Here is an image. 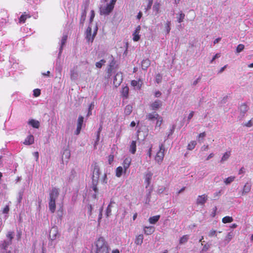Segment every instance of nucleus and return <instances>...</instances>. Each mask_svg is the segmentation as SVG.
Returning <instances> with one entry per match:
<instances>
[{
    "instance_id": "obj_12",
    "label": "nucleus",
    "mask_w": 253,
    "mask_h": 253,
    "mask_svg": "<svg viewBox=\"0 0 253 253\" xmlns=\"http://www.w3.org/2000/svg\"><path fill=\"white\" fill-rule=\"evenodd\" d=\"M162 106V102L160 100H157L152 103L150 105V110L155 111L158 110Z\"/></svg>"
},
{
    "instance_id": "obj_55",
    "label": "nucleus",
    "mask_w": 253,
    "mask_h": 253,
    "mask_svg": "<svg viewBox=\"0 0 253 253\" xmlns=\"http://www.w3.org/2000/svg\"><path fill=\"white\" fill-rule=\"evenodd\" d=\"M23 191H20L19 193H18V202L19 203H20L21 201V200L22 199V197H23Z\"/></svg>"
},
{
    "instance_id": "obj_11",
    "label": "nucleus",
    "mask_w": 253,
    "mask_h": 253,
    "mask_svg": "<svg viewBox=\"0 0 253 253\" xmlns=\"http://www.w3.org/2000/svg\"><path fill=\"white\" fill-rule=\"evenodd\" d=\"M208 200V196L206 194H203L198 196L196 200V204L204 206Z\"/></svg>"
},
{
    "instance_id": "obj_47",
    "label": "nucleus",
    "mask_w": 253,
    "mask_h": 253,
    "mask_svg": "<svg viewBox=\"0 0 253 253\" xmlns=\"http://www.w3.org/2000/svg\"><path fill=\"white\" fill-rule=\"evenodd\" d=\"M211 246L209 244H206L204 246L203 249L201 251V253H203L206 252L210 248Z\"/></svg>"
},
{
    "instance_id": "obj_35",
    "label": "nucleus",
    "mask_w": 253,
    "mask_h": 253,
    "mask_svg": "<svg viewBox=\"0 0 253 253\" xmlns=\"http://www.w3.org/2000/svg\"><path fill=\"white\" fill-rule=\"evenodd\" d=\"M251 190V186L248 185V183H246L244 187L243 191H242V195H244L246 193H249Z\"/></svg>"
},
{
    "instance_id": "obj_9",
    "label": "nucleus",
    "mask_w": 253,
    "mask_h": 253,
    "mask_svg": "<svg viewBox=\"0 0 253 253\" xmlns=\"http://www.w3.org/2000/svg\"><path fill=\"white\" fill-rule=\"evenodd\" d=\"M239 109L240 111L239 118L241 120L244 117L245 114L249 110V107L246 103H243L240 105Z\"/></svg>"
},
{
    "instance_id": "obj_61",
    "label": "nucleus",
    "mask_w": 253,
    "mask_h": 253,
    "mask_svg": "<svg viewBox=\"0 0 253 253\" xmlns=\"http://www.w3.org/2000/svg\"><path fill=\"white\" fill-rule=\"evenodd\" d=\"M220 55L219 53H216L212 58L211 60V63H212L215 59L218 58L220 57Z\"/></svg>"
},
{
    "instance_id": "obj_51",
    "label": "nucleus",
    "mask_w": 253,
    "mask_h": 253,
    "mask_svg": "<svg viewBox=\"0 0 253 253\" xmlns=\"http://www.w3.org/2000/svg\"><path fill=\"white\" fill-rule=\"evenodd\" d=\"M153 4L152 0H148L146 7L145 8L146 11H147L151 9L152 5Z\"/></svg>"
},
{
    "instance_id": "obj_56",
    "label": "nucleus",
    "mask_w": 253,
    "mask_h": 253,
    "mask_svg": "<svg viewBox=\"0 0 253 253\" xmlns=\"http://www.w3.org/2000/svg\"><path fill=\"white\" fill-rule=\"evenodd\" d=\"M232 237L233 233L232 232L228 233L226 236V240H228V242L231 240V239H232Z\"/></svg>"
},
{
    "instance_id": "obj_2",
    "label": "nucleus",
    "mask_w": 253,
    "mask_h": 253,
    "mask_svg": "<svg viewBox=\"0 0 253 253\" xmlns=\"http://www.w3.org/2000/svg\"><path fill=\"white\" fill-rule=\"evenodd\" d=\"M95 253H109V246L103 237H100L95 243Z\"/></svg>"
},
{
    "instance_id": "obj_4",
    "label": "nucleus",
    "mask_w": 253,
    "mask_h": 253,
    "mask_svg": "<svg viewBox=\"0 0 253 253\" xmlns=\"http://www.w3.org/2000/svg\"><path fill=\"white\" fill-rule=\"evenodd\" d=\"M115 4L110 1L106 5L101 6L99 8L100 14L104 15H109L113 10Z\"/></svg>"
},
{
    "instance_id": "obj_23",
    "label": "nucleus",
    "mask_w": 253,
    "mask_h": 253,
    "mask_svg": "<svg viewBox=\"0 0 253 253\" xmlns=\"http://www.w3.org/2000/svg\"><path fill=\"white\" fill-rule=\"evenodd\" d=\"M160 8V3L158 2H155L153 6V11L155 15L159 13Z\"/></svg>"
},
{
    "instance_id": "obj_44",
    "label": "nucleus",
    "mask_w": 253,
    "mask_h": 253,
    "mask_svg": "<svg viewBox=\"0 0 253 253\" xmlns=\"http://www.w3.org/2000/svg\"><path fill=\"white\" fill-rule=\"evenodd\" d=\"M106 62L105 60L104 59H101L99 62L96 63L95 65L97 68H100L102 67V65Z\"/></svg>"
},
{
    "instance_id": "obj_26",
    "label": "nucleus",
    "mask_w": 253,
    "mask_h": 253,
    "mask_svg": "<svg viewBox=\"0 0 253 253\" xmlns=\"http://www.w3.org/2000/svg\"><path fill=\"white\" fill-rule=\"evenodd\" d=\"M160 215H155L154 216L150 217L149 218V222L151 224H155L160 219Z\"/></svg>"
},
{
    "instance_id": "obj_15",
    "label": "nucleus",
    "mask_w": 253,
    "mask_h": 253,
    "mask_svg": "<svg viewBox=\"0 0 253 253\" xmlns=\"http://www.w3.org/2000/svg\"><path fill=\"white\" fill-rule=\"evenodd\" d=\"M159 117V114L156 112L148 113L146 115V119L149 121H154Z\"/></svg>"
},
{
    "instance_id": "obj_54",
    "label": "nucleus",
    "mask_w": 253,
    "mask_h": 253,
    "mask_svg": "<svg viewBox=\"0 0 253 253\" xmlns=\"http://www.w3.org/2000/svg\"><path fill=\"white\" fill-rule=\"evenodd\" d=\"M41 94V90L39 89H35L34 90V95L36 97L39 96Z\"/></svg>"
},
{
    "instance_id": "obj_57",
    "label": "nucleus",
    "mask_w": 253,
    "mask_h": 253,
    "mask_svg": "<svg viewBox=\"0 0 253 253\" xmlns=\"http://www.w3.org/2000/svg\"><path fill=\"white\" fill-rule=\"evenodd\" d=\"M114 156L113 155H110L108 157V163L110 165L112 164L114 160Z\"/></svg>"
},
{
    "instance_id": "obj_40",
    "label": "nucleus",
    "mask_w": 253,
    "mask_h": 253,
    "mask_svg": "<svg viewBox=\"0 0 253 253\" xmlns=\"http://www.w3.org/2000/svg\"><path fill=\"white\" fill-rule=\"evenodd\" d=\"M244 48H245V46L244 44H239L236 49V53H240L244 50Z\"/></svg>"
},
{
    "instance_id": "obj_53",
    "label": "nucleus",
    "mask_w": 253,
    "mask_h": 253,
    "mask_svg": "<svg viewBox=\"0 0 253 253\" xmlns=\"http://www.w3.org/2000/svg\"><path fill=\"white\" fill-rule=\"evenodd\" d=\"M209 236L211 237L212 236H216V231L214 230H211L208 234Z\"/></svg>"
},
{
    "instance_id": "obj_24",
    "label": "nucleus",
    "mask_w": 253,
    "mask_h": 253,
    "mask_svg": "<svg viewBox=\"0 0 253 253\" xmlns=\"http://www.w3.org/2000/svg\"><path fill=\"white\" fill-rule=\"evenodd\" d=\"M143 236L142 234H140L136 237L135 240V243L136 245H141L143 243Z\"/></svg>"
},
{
    "instance_id": "obj_19",
    "label": "nucleus",
    "mask_w": 253,
    "mask_h": 253,
    "mask_svg": "<svg viewBox=\"0 0 253 253\" xmlns=\"http://www.w3.org/2000/svg\"><path fill=\"white\" fill-rule=\"evenodd\" d=\"M136 141H132L129 145V152L134 154L136 152Z\"/></svg>"
},
{
    "instance_id": "obj_31",
    "label": "nucleus",
    "mask_w": 253,
    "mask_h": 253,
    "mask_svg": "<svg viewBox=\"0 0 253 253\" xmlns=\"http://www.w3.org/2000/svg\"><path fill=\"white\" fill-rule=\"evenodd\" d=\"M111 58L112 59V60H111V62L109 64V68L108 69V72L109 73L112 72V68H113L114 67V66L115 65V64H116V62H115V61L114 60V58H113L112 55L111 56Z\"/></svg>"
},
{
    "instance_id": "obj_48",
    "label": "nucleus",
    "mask_w": 253,
    "mask_h": 253,
    "mask_svg": "<svg viewBox=\"0 0 253 253\" xmlns=\"http://www.w3.org/2000/svg\"><path fill=\"white\" fill-rule=\"evenodd\" d=\"M244 126L250 127L253 126V118L249 121L247 123L243 125Z\"/></svg>"
},
{
    "instance_id": "obj_37",
    "label": "nucleus",
    "mask_w": 253,
    "mask_h": 253,
    "mask_svg": "<svg viewBox=\"0 0 253 253\" xmlns=\"http://www.w3.org/2000/svg\"><path fill=\"white\" fill-rule=\"evenodd\" d=\"M235 178V176H230L226 178L224 180V182L226 185H228L230 184L232 182H233Z\"/></svg>"
},
{
    "instance_id": "obj_3",
    "label": "nucleus",
    "mask_w": 253,
    "mask_h": 253,
    "mask_svg": "<svg viewBox=\"0 0 253 253\" xmlns=\"http://www.w3.org/2000/svg\"><path fill=\"white\" fill-rule=\"evenodd\" d=\"M59 196L58 189L53 187L49 193V209L50 211L53 213L56 209L55 200Z\"/></svg>"
},
{
    "instance_id": "obj_46",
    "label": "nucleus",
    "mask_w": 253,
    "mask_h": 253,
    "mask_svg": "<svg viewBox=\"0 0 253 253\" xmlns=\"http://www.w3.org/2000/svg\"><path fill=\"white\" fill-rule=\"evenodd\" d=\"M131 85H132L133 86H138V88L139 89L140 88V87H141V84H139V82H137V81H135V80H133V81H131Z\"/></svg>"
},
{
    "instance_id": "obj_14",
    "label": "nucleus",
    "mask_w": 253,
    "mask_h": 253,
    "mask_svg": "<svg viewBox=\"0 0 253 253\" xmlns=\"http://www.w3.org/2000/svg\"><path fill=\"white\" fill-rule=\"evenodd\" d=\"M153 175V173L149 171L145 175V182L146 183V188L148 187L151 183V180Z\"/></svg>"
},
{
    "instance_id": "obj_45",
    "label": "nucleus",
    "mask_w": 253,
    "mask_h": 253,
    "mask_svg": "<svg viewBox=\"0 0 253 253\" xmlns=\"http://www.w3.org/2000/svg\"><path fill=\"white\" fill-rule=\"evenodd\" d=\"M188 239V237L187 235L183 236L179 240L180 244H183L187 242Z\"/></svg>"
},
{
    "instance_id": "obj_59",
    "label": "nucleus",
    "mask_w": 253,
    "mask_h": 253,
    "mask_svg": "<svg viewBox=\"0 0 253 253\" xmlns=\"http://www.w3.org/2000/svg\"><path fill=\"white\" fill-rule=\"evenodd\" d=\"M107 175L106 174H104L103 177H102V179L101 180V182L103 183V184H106L107 183Z\"/></svg>"
},
{
    "instance_id": "obj_22",
    "label": "nucleus",
    "mask_w": 253,
    "mask_h": 253,
    "mask_svg": "<svg viewBox=\"0 0 253 253\" xmlns=\"http://www.w3.org/2000/svg\"><path fill=\"white\" fill-rule=\"evenodd\" d=\"M28 124L34 128H38L40 126V122L34 119L30 120Z\"/></svg>"
},
{
    "instance_id": "obj_25",
    "label": "nucleus",
    "mask_w": 253,
    "mask_h": 253,
    "mask_svg": "<svg viewBox=\"0 0 253 253\" xmlns=\"http://www.w3.org/2000/svg\"><path fill=\"white\" fill-rule=\"evenodd\" d=\"M115 203L114 201L111 200L110 204L108 206L107 209H106V216L108 217L110 216L111 214V207H112L113 204H115Z\"/></svg>"
},
{
    "instance_id": "obj_30",
    "label": "nucleus",
    "mask_w": 253,
    "mask_h": 253,
    "mask_svg": "<svg viewBox=\"0 0 253 253\" xmlns=\"http://www.w3.org/2000/svg\"><path fill=\"white\" fill-rule=\"evenodd\" d=\"M30 16L28 14H26L25 13L24 14H22L19 18V22L20 23H25L26 20L28 18H30Z\"/></svg>"
},
{
    "instance_id": "obj_28",
    "label": "nucleus",
    "mask_w": 253,
    "mask_h": 253,
    "mask_svg": "<svg viewBox=\"0 0 253 253\" xmlns=\"http://www.w3.org/2000/svg\"><path fill=\"white\" fill-rule=\"evenodd\" d=\"M129 88L127 86H126L122 88V95L123 97L127 98L128 94Z\"/></svg>"
},
{
    "instance_id": "obj_41",
    "label": "nucleus",
    "mask_w": 253,
    "mask_h": 253,
    "mask_svg": "<svg viewBox=\"0 0 253 253\" xmlns=\"http://www.w3.org/2000/svg\"><path fill=\"white\" fill-rule=\"evenodd\" d=\"M70 157V152L68 150H65L63 152V156H62V159H63L64 157L67 159H69Z\"/></svg>"
},
{
    "instance_id": "obj_32",
    "label": "nucleus",
    "mask_w": 253,
    "mask_h": 253,
    "mask_svg": "<svg viewBox=\"0 0 253 253\" xmlns=\"http://www.w3.org/2000/svg\"><path fill=\"white\" fill-rule=\"evenodd\" d=\"M231 155L230 152H225L222 157L221 158V159L220 160L221 163H223V162L226 161L228 160V159L229 158L230 156Z\"/></svg>"
},
{
    "instance_id": "obj_10",
    "label": "nucleus",
    "mask_w": 253,
    "mask_h": 253,
    "mask_svg": "<svg viewBox=\"0 0 253 253\" xmlns=\"http://www.w3.org/2000/svg\"><path fill=\"white\" fill-rule=\"evenodd\" d=\"M123 81V74L121 72H118L114 78L113 84L115 87L119 86Z\"/></svg>"
},
{
    "instance_id": "obj_49",
    "label": "nucleus",
    "mask_w": 253,
    "mask_h": 253,
    "mask_svg": "<svg viewBox=\"0 0 253 253\" xmlns=\"http://www.w3.org/2000/svg\"><path fill=\"white\" fill-rule=\"evenodd\" d=\"M162 80V76L160 74H158L156 76V82L159 84L161 82Z\"/></svg>"
},
{
    "instance_id": "obj_1",
    "label": "nucleus",
    "mask_w": 253,
    "mask_h": 253,
    "mask_svg": "<svg viewBox=\"0 0 253 253\" xmlns=\"http://www.w3.org/2000/svg\"><path fill=\"white\" fill-rule=\"evenodd\" d=\"M92 175H91V188L95 192V194L98 192L97 184L100 174V168L97 163L94 162L91 165ZM96 195V194H95Z\"/></svg>"
},
{
    "instance_id": "obj_50",
    "label": "nucleus",
    "mask_w": 253,
    "mask_h": 253,
    "mask_svg": "<svg viewBox=\"0 0 253 253\" xmlns=\"http://www.w3.org/2000/svg\"><path fill=\"white\" fill-rule=\"evenodd\" d=\"M139 33H133V40L135 42L138 41L140 39V36Z\"/></svg>"
},
{
    "instance_id": "obj_17",
    "label": "nucleus",
    "mask_w": 253,
    "mask_h": 253,
    "mask_svg": "<svg viewBox=\"0 0 253 253\" xmlns=\"http://www.w3.org/2000/svg\"><path fill=\"white\" fill-rule=\"evenodd\" d=\"M151 64V61L148 59H145L143 60L141 62V67L144 70H146L150 66Z\"/></svg>"
},
{
    "instance_id": "obj_18",
    "label": "nucleus",
    "mask_w": 253,
    "mask_h": 253,
    "mask_svg": "<svg viewBox=\"0 0 253 253\" xmlns=\"http://www.w3.org/2000/svg\"><path fill=\"white\" fill-rule=\"evenodd\" d=\"M34 137L33 135L31 134L27 136V137L26 138V139L25 140L23 143L25 145H29L32 144L33 143H34Z\"/></svg>"
},
{
    "instance_id": "obj_58",
    "label": "nucleus",
    "mask_w": 253,
    "mask_h": 253,
    "mask_svg": "<svg viewBox=\"0 0 253 253\" xmlns=\"http://www.w3.org/2000/svg\"><path fill=\"white\" fill-rule=\"evenodd\" d=\"M101 127H100L99 128V130L97 132V138H96V142H95V146L97 144V142L99 141V135H100V132L101 131Z\"/></svg>"
},
{
    "instance_id": "obj_36",
    "label": "nucleus",
    "mask_w": 253,
    "mask_h": 253,
    "mask_svg": "<svg viewBox=\"0 0 253 253\" xmlns=\"http://www.w3.org/2000/svg\"><path fill=\"white\" fill-rule=\"evenodd\" d=\"M196 144V141H192L188 144L187 146V149L189 150H192L195 148Z\"/></svg>"
},
{
    "instance_id": "obj_64",
    "label": "nucleus",
    "mask_w": 253,
    "mask_h": 253,
    "mask_svg": "<svg viewBox=\"0 0 253 253\" xmlns=\"http://www.w3.org/2000/svg\"><path fill=\"white\" fill-rule=\"evenodd\" d=\"M94 16H95L94 11L93 10H91L90 12V22H91L92 20L93 19Z\"/></svg>"
},
{
    "instance_id": "obj_38",
    "label": "nucleus",
    "mask_w": 253,
    "mask_h": 253,
    "mask_svg": "<svg viewBox=\"0 0 253 253\" xmlns=\"http://www.w3.org/2000/svg\"><path fill=\"white\" fill-rule=\"evenodd\" d=\"M84 118L82 116H79V117L78 119V121H77V126H79L81 127H82L83 122H84Z\"/></svg>"
},
{
    "instance_id": "obj_42",
    "label": "nucleus",
    "mask_w": 253,
    "mask_h": 253,
    "mask_svg": "<svg viewBox=\"0 0 253 253\" xmlns=\"http://www.w3.org/2000/svg\"><path fill=\"white\" fill-rule=\"evenodd\" d=\"M185 17V14L181 12L179 15L177 17V21L179 23H181L183 21Z\"/></svg>"
},
{
    "instance_id": "obj_8",
    "label": "nucleus",
    "mask_w": 253,
    "mask_h": 253,
    "mask_svg": "<svg viewBox=\"0 0 253 253\" xmlns=\"http://www.w3.org/2000/svg\"><path fill=\"white\" fill-rule=\"evenodd\" d=\"M49 238L51 241H54L60 236L58 227L56 226H53L49 231Z\"/></svg>"
},
{
    "instance_id": "obj_34",
    "label": "nucleus",
    "mask_w": 253,
    "mask_h": 253,
    "mask_svg": "<svg viewBox=\"0 0 253 253\" xmlns=\"http://www.w3.org/2000/svg\"><path fill=\"white\" fill-rule=\"evenodd\" d=\"M233 220V218L231 216H228L224 217L222 219V221L224 223H230V222H232Z\"/></svg>"
},
{
    "instance_id": "obj_39",
    "label": "nucleus",
    "mask_w": 253,
    "mask_h": 253,
    "mask_svg": "<svg viewBox=\"0 0 253 253\" xmlns=\"http://www.w3.org/2000/svg\"><path fill=\"white\" fill-rule=\"evenodd\" d=\"M71 79L72 80H75L77 79L78 77V73L77 72L75 71L74 70H72L71 71V74H70Z\"/></svg>"
},
{
    "instance_id": "obj_33",
    "label": "nucleus",
    "mask_w": 253,
    "mask_h": 253,
    "mask_svg": "<svg viewBox=\"0 0 253 253\" xmlns=\"http://www.w3.org/2000/svg\"><path fill=\"white\" fill-rule=\"evenodd\" d=\"M11 244L10 240L4 241L1 245V247L3 249L6 250L7 247Z\"/></svg>"
},
{
    "instance_id": "obj_63",
    "label": "nucleus",
    "mask_w": 253,
    "mask_h": 253,
    "mask_svg": "<svg viewBox=\"0 0 253 253\" xmlns=\"http://www.w3.org/2000/svg\"><path fill=\"white\" fill-rule=\"evenodd\" d=\"M228 99V96L226 95L223 97L222 100H221V103L222 104H225L226 103L227 100Z\"/></svg>"
},
{
    "instance_id": "obj_21",
    "label": "nucleus",
    "mask_w": 253,
    "mask_h": 253,
    "mask_svg": "<svg viewBox=\"0 0 253 253\" xmlns=\"http://www.w3.org/2000/svg\"><path fill=\"white\" fill-rule=\"evenodd\" d=\"M68 36L67 35H64L62 37V40H61V46L59 49V52L58 54V56L59 57L60 56V54L62 51L63 50V46L65 44V42H66V41L67 40Z\"/></svg>"
},
{
    "instance_id": "obj_20",
    "label": "nucleus",
    "mask_w": 253,
    "mask_h": 253,
    "mask_svg": "<svg viewBox=\"0 0 253 253\" xmlns=\"http://www.w3.org/2000/svg\"><path fill=\"white\" fill-rule=\"evenodd\" d=\"M155 231V228L153 226H149V227H145L144 231L145 234L146 235H151Z\"/></svg>"
},
{
    "instance_id": "obj_6",
    "label": "nucleus",
    "mask_w": 253,
    "mask_h": 253,
    "mask_svg": "<svg viewBox=\"0 0 253 253\" xmlns=\"http://www.w3.org/2000/svg\"><path fill=\"white\" fill-rule=\"evenodd\" d=\"M160 150L157 152V155L155 157V160L158 164H161L163 161L164 157V152L165 151V148L163 144H161L159 146Z\"/></svg>"
},
{
    "instance_id": "obj_60",
    "label": "nucleus",
    "mask_w": 253,
    "mask_h": 253,
    "mask_svg": "<svg viewBox=\"0 0 253 253\" xmlns=\"http://www.w3.org/2000/svg\"><path fill=\"white\" fill-rule=\"evenodd\" d=\"M7 237L9 238L8 240H10L11 242L12 239H13V233L12 232H9L7 234Z\"/></svg>"
},
{
    "instance_id": "obj_16",
    "label": "nucleus",
    "mask_w": 253,
    "mask_h": 253,
    "mask_svg": "<svg viewBox=\"0 0 253 253\" xmlns=\"http://www.w3.org/2000/svg\"><path fill=\"white\" fill-rule=\"evenodd\" d=\"M97 33H86L85 38L87 41L92 42Z\"/></svg>"
},
{
    "instance_id": "obj_13",
    "label": "nucleus",
    "mask_w": 253,
    "mask_h": 253,
    "mask_svg": "<svg viewBox=\"0 0 253 253\" xmlns=\"http://www.w3.org/2000/svg\"><path fill=\"white\" fill-rule=\"evenodd\" d=\"M131 159L130 158H126L123 162V166L124 169V172L126 173L127 169L129 167L131 163Z\"/></svg>"
},
{
    "instance_id": "obj_43",
    "label": "nucleus",
    "mask_w": 253,
    "mask_h": 253,
    "mask_svg": "<svg viewBox=\"0 0 253 253\" xmlns=\"http://www.w3.org/2000/svg\"><path fill=\"white\" fill-rule=\"evenodd\" d=\"M157 120L156 126L160 127L163 123V118L159 115V117L156 119Z\"/></svg>"
},
{
    "instance_id": "obj_29",
    "label": "nucleus",
    "mask_w": 253,
    "mask_h": 253,
    "mask_svg": "<svg viewBox=\"0 0 253 253\" xmlns=\"http://www.w3.org/2000/svg\"><path fill=\"white\" fill-rule=\"evenodd\" d=\"M124 172V169L122 167H118L116 171V175L118 177H120L122 175L123 172Z\"/></svg>"
},
{
    "instance_id": "obj_52",
    "label": "nucleus",
    "mask_w": 253,
    "mask_h": 253,
    "mask_svg": "<svg viewBox=\"0 0 253 253\" xmlns=\"http://www.w3.org/2000/svg\"><path fill=\"white\" fill-rule=\"evenodd\" d=\"M76 174V171L74 169H72L71 171V175L69 177V181H72L74 178L75 175Z\"/></svg>"
},
{
    "instance_id": "obj_5",
    "label": "nucleus",
    "mask_w": 253,
    "mask_h": 253,
    "mask_svg": "<svg viewBox=\"0 0 253 253\" xmlns=\"http://www.w3.org/2000/svg\"><path fill=\"white\" fill-rule=\"evenodd\" d=\"M9 14L6 10H2L0 13V29L8 23Z\"/></svg>"
},
{
    "instance_id": "obj_62",
    "label": "nucleus",
    "mask_w": 253,
    "mask_h": 253,
    "mask_svg": "<svg viewBox=\"0 0 253 253\" xmlns=\"http://www.w3.org/2000/svg\"><path fill=\"white\" fill-rule=\"evenodd\" d=\"M9 211V208L8 206H6L5 208L3 209V213H7Z\"/></svg>"
},
{
    "instance_id": "obj_27",
    "label": "nucleus",
    "mask_w": 253,
    "mask_h": 253,
    "mask_svg": "<svg viewBox=\"0 0 253 253\" xmlns=\"http://www.w3.org/2000/svg\"><path fill=\"white\" fill-rule=\"evenodd\" d=\"M132 111V106L131 105H127L126 106L125 109V114L128 116L131 114Z\"/></svg>"
},
{
    "instance_id": "obj_7",
    "label": "nucleus",
    "mask_w": 253,
    "mask_h": 253,
    "mask_svg": "<svg viewBox=\"0 0 253 253\" xmlns=\"http://www.w3.org/2000/svg\"><path fill=\"white\" fill-rule=\"evenodd\" d=\"M89 3L88 1L84 2L82 5V14L80 18V24H83L85 20L86 10L88 9Z\"/></svg>"
}]
</instances>
